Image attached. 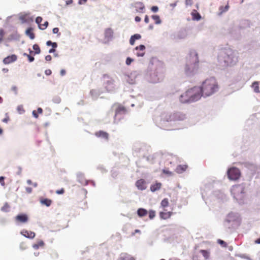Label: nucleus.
I'll return each mask as SVG.
<instances>
[{"instance_id":"1","label":"nucleus","mask_w":260,"mask_h":260,"mask_svg":"<svg viewBox=\"0 0 260 260\" xmlns=\"http://www.w3.org/2000/svg\"><path fill=\"white\" fill-rule=\"evenodd\" d=\"M200 88L202 96H209L217 90L218 85L215 78H210L205 80Z\"/></svg>"},{"instance_id":"2","label":"nucleus","mask_w":260,"mask_h":260,"mask_svg":"<svg viewBox=\"0 0 260 260\" xmlns=\"http://www.w3.org/2000/svg\"><path fill=\"white\" fill-rule=\"evenodd\" d=\"M199 69V58L197 53L192 51L187 58V63L185 66V72L187 73H193Z\"/></svg>"},{"instance_id":"3","label":"nucleus","mask_w":260,"mask_h":260,"mask_svg":"<svg viewBox=\"0 0 260 260\" xmlns=\"http://www.w3.org/2000/svg\"><path fill=\"white\" fill-rule=\"evenodd\" d=\"M221 60H223L226 66H233L238 61V56L232 50H229L221 56Z\"/></svg>"},{"instance_id":"4","label":"nucleus","mask_w":260,"mask_h":260,"mask_svg":"<svg viewBox=\"0 0 260 260\" xmlns=\"http://www.w3.org/2000/svg\"><path fill=\"white\" fill-rule=\"evenodd\" d=\"M231 192L234 198L238 201L242 200L244 198V187L241 185H234L231 189Z\"/></svg>"},{"instance_id":"5","label":"nucleus","mask_w":260,"mask_h":260,"mask_svg":"<svg viewBox=\"0 0 260 260\" xmlns=\"http://www.w3.org/2000/svg\"><path fill=\"white\" fill-rule=\"evenodd\" d=\"M187 91L191 99V101H192V102L199 100L202 96L200 87L195 86L188 89Z\"/></svg>"},{"instance_id":"6","label":"nucleus","mask_w":260,"mask_h":260,"mask_svg":"<svg viewBox=\"0 0 260 260\" xmlns=\"http://www.w3.org/2000/svg\"><path fill=\"white\" fill-rule=\"evenodd\" d=\"M166 119L167 121H181L186 118L185 114L180 112H175L173 114L167 115Z\"/></svg>"},{"instance_id":"7","label":"nucleus","mask_w":260,"mask_h":260,"mask_svg":"<svg viewBox=\"0 0 260 260\" xmlns=\"http://www.w3.org/2000/svg\"><path fill=\"white\" fill-rule=\"evenodd\" d=\"M227 174L229 179L236 180L239 178L241 174L238 168L232 167L228 170Z\"/></svg>"},{"instance_id":"8","label":"nucleus","mask_w":260,"mask_h":260,"mask_svg":"<svg viewBox=\"0 0 260 260\" xmlns=\"http://www.w3.org/2000/svg\"><path fill=\"white\" fill-rule=\"evenodd\" d=\"M15 219L18 223H24L27 222L28 218L25 214H20L17 215Z\"/></svg>"},{"instance_id":"9","label":"nucleus","mask_w":260,"mask_h":260,"mask_svg":"<svg viewBox=\"0 0 260 260\" xmlns=\"http://www.w3.org/2000/svg\"><path fill=\"white\" fill-rule=\"evenodd\" d=\"M179 100L182 103L192 102V101H191V99L189 97L187 91H186V92L180 95Z\"/></svg>"},{"instance_id":"10","label":"nucleus","mask_w":260,"mask_h":260,"mask_svg":"<svg viewBox=\"0 0 260 260\" xmlns=\"http://www.w3.org/2000/svg\"><path fill=\"white\" fill-rule=\"evenodd\" d=\"M136 186L138 189L143 190L146 188V182L143 179H140L136 182Z\"/></svg>"},{"instance_id":"11","label":"nucleus","mask_w":260,"mask_h":260,"mask_svg":"<svg viewBox=\"0 0 260 260\" xmlns=\"http://www.w3.org/2000/svg\"><path fill=\"white\" fill-rule=\"evenodd\" d=\"M17 57L16 55L13 54L11 56H8L5 57L3 60V62L5 64H9L16 61Z\"/></svg>"},{"instance_id":"12","label":"nucleus","mask_w":260,"mask_h":260,"mask_svg":"<svg viewBox=\"0 0 260 260\" xmlns=\"http://www.w3.org/2000/svg\"><path fill=\"white\" fill-rule=\"evenodd\" d=\"M136 50L138 51L136 54L139 57L143 56L145 54V47L143 45H140L136 47Z\"/></svg>"},{"instance_id":"13","label":"nucleus","mask_w":260,"mask_h":260,"mask_svg":"<svg viewBox=\"0 0 260 260\" xmlns=\"http://www.w3.org/2000/svg\"><path fill=\"white\" fill-rule=\"evenodd\" d=\"M19 19L23 22H27L32 21V19L30 17L29 14H22L19 16Z\"/></svg>"},{"instance_id":"14","label":"nucleus","mask_w":260,"mask_h":260,"mask_svg":"<svg viewBox=\"0 0 260 260\" xmlns=\"http://www.w3.org/2000/svg\"><path fill=\"white\" fill-rule=\"evenodd\" d=\"M21 234L24 237L30 239H33L36 236V234L34 232L24 230L21 232Z\"/></svg>"},{"instance_id":"15","label":"nucleus","mask_w":260,"mask_h":260,"mask_svg":"<svg viewBox=\"0 0 260 260\" xmlns=\"http://www.w3.org/2000/svg\"><path fill=\"white\" fill-rule=\"evenodd\" d=\"M95 135L97 137L101 138L104 139L106 140H108L109 139V134L105 132L100 131L95 133Z\"/></svg>"},{"instance_id":"16","label":"nucleus","mask_w":260,"mask_h":260,"mask_svg":"<svg viewBox=\"0 0 260 260\" xmlns=\"http://www.w3.org/2000/svg\"><path fill=\"white\" fill-rule=\"evenodd\" d=\"M114 80L112 79L107 81L105 87L108 91H112L114 89Z\"/></svg>"},{"instance_id":"17","label":"nucleus","mask_w":260,"mask_h":260,"mask_svg":"<svg viewBox=\"0 0 260 260\" xmlns=\"http://www.w3.org/2000/svg\"><path fill=\"white\" fill-rule=\"evenodd\" d=\"M173 215L172 212H160L159 217L162 219H167L170 218Z\"/></svg>"},{"instance_id":"18","label":"nucleus","mask_w":260,"mask_h":260,"mask_svg":"<svg viewBox=\"0 0 260 260\" xmlns=\"http://www.w3.org/2000/svg\"><path fill=\"white\" fill-rule=\"evenodd\" d=\"M188 166L186 165H180L177 166L175 171L178 174H181L184 172L187 169Z\"/></svg>"},{"instance_id":"19","label":"nucleus","mask_w":260,"mask_h":260,"mask_svg":"<svg viewBox=\"0 0 260 260\" xmlns=\"http://www.w3.org/2000/svg\"><path fill=\"white\" fill-rule=\"evenodd\" d=\"M126 112V108L121 105H117L116 109L115 110V116L118 114L122 113H125Z\"/></svg>"},{"instance_id":"20","label":"nucleus","mask_w":260,"mask_h":260,"mask_svg":"<svg viewBox=\"0 0 260 260\" xmlns=\"http://www.w3.org/2000/svg\"><path fill=\"white\" fill-rule=\"evenodd\" d=\"M40 201L42 205H45L47 207H49L52 203L51 200L43 198H41Z\"/></svg>"},{"instance_id":"21","label":"nucleus","mask_w":260,"mask_h":260,"mask_svg":"<svg viewBox=\"0 0 260 260\" xmlns=\"http://www.w3.org/2000/svg\"><path fill=\"white\" fill-rule=\"evenodd\" d=\"M161 187V183L159 182H156L150 186V190L152 192H154L159 190Z\"/></svg>"},{"instance_id":"22","label":"nucleus","mask_w":260,"mask_h":260,"mask_svg":"<svg viewBox=\"0 0 260 260\" xmlns=\"http://www.w3.org/2000/svg\"><path fill=\"white\" fill-rule=\"evenodd\" d=\"M148 214V211L144 208H139L137 210V214L139 217H143Z\"/></svg>"},{"instance_id":"23","label":"nucleus","mask_w":260,"mask_h":260,"mask_svg":"<svg viewBox=\"0 0 260 260\" xmlns=\"http://www.w3.org/2000/svg\"><path fill=\"white\" fill-rule=\"evenodd\" d=\"M141 38V36L140 34H135L132 36L129 40V43L132 45H134L136 40H139Z\"/></svg>"},{"instance_id":"24","label":"nucleus","mask_w":260,"mask_h":260,"mask_svg":"<svg viewBox=\"0 0 260 260\" xmlns=\"http://www.w3.org/2000/svg\"><path fill=\"white\" fill-rule=\"evenodd\" d=\"M133 257L129 254L123 253L121 254L118 260H133Z\"/></svg>"},{"instance_id":"25","label":"nucleus","mask_w":260,"mask_h":260,"mask_svg":"<svg viewBox=\"0 0 260 260\" xmlns=\"http://www.w3.org/2000/svg\"><path fill=\"white\" fill-rule=\"evenodd\" d=\"M44 246V242L42 240H38L36 243L34 244L32 247L35 249H38L40 247H43Z\"/></svg>"},{"instance_id":"26","label":"nucleus","mask_w":260,"mask_h":260,"mask_svg":"<svg viewBox=\"0 0 260 260\" xmlns=\"http://www.w3.org/2000/svg\"><path fill=\"white\" fill-rule=\"evenodd\" d=\"M25 34L31 40L34 39L35 37V34L33 32V28L31 27L27 28L25 31Z\"/></svg>"},{"instance_id":"27","label":"nucleus","mask_w":260,"mask_h":260,"mask_svg":"<svg viewBox=\"0 0 260 260\" xmlns=\"http://www.w3.org/2000/svg\"><path fill=\"white\" fill-rule=\"evenodd\" d=\"M229 4H228L225 6L223 7L222 6H220L219 8V13H218V15H222L223 13L226 12L229 9Z\"/></svg>"},{"instance_id":"28","label":"nucleus","mask_w":260,"mask_h":260,"mask_svg":"<svg viewBox=\"0 0 260 260\" xmlns=\"http://www.w3.org/2000/svg\"><path fill=\"white\" fill-rule=\"evenodd\" d=\"M251 87L253 89V90L255 92H256V93L260 92V91L259 89V82H258V81L254 82L252 83Z\"/></svg>"},{"instance_id":"29","label":"nucleus","mask_w":260,"mask_h":260,"mask_svg":"<svg viewBox=\"0 0 260 260\" xmlns=\"http://www.w3.org/2000/svg\"><path fill=\"white\" fill-rule=\"evenodd\" d=\"M200 252L202 254L205 259H208L210 257V251L206 250H200Z\"/></svg>"},{"instance_id":"30","label":"nucleus","mask_w":260,"mask_h":260,"mask_svg":"<svg viewBox=\"0 0 260 260\" xmlns=\"http://www.w3.org/2000/svg\"><path fill=\"white\" fill-rule=\"evenodd\" d=\"M10 210V206L8 203H5L4 205L1 208V211L4 212H8Z\"/></svg>"},{"instance_id":"31","label":"nucleus","mask_w":260,"mask_h":260,"mask_svg":"<svg viewBox=\"0 0 260 260\" xmlns=\"http://www.w3.org/2000/svg\"><path fill=\"white\" fill-rule=\"evenodd\" d=\"M169 200L165 198L161 201L160 205L162 208H166L169 206Z\"/></svg>"},{"instance_id":"32","label":"nucleus","mask_w":260,"mask_h":260,"mask_svg":"<svg viewBox=\"0 0 260 260\" xmlns=\"http://www.w3.org/2000/svg\"><path fill=\"white\" fill-rule=\"evenodd\" d=\"M152 18L154 20L155 24H159L161 23V20L159 16L156 15H152Z\"/></svg>"},{"instance_id":"33","label":"nucleus","mask_w":260,"mask_h":260,"mask_svg":"<svg viewBox=\"0 0 260 260\" xmlns=\"http://www.w3.org/2000/svg\"><path fill=\"white\" fill-rule=\"evenodd\" d=\"M191 14L192 16V18L194 20H199L201 18V15L199 13H192Z\"/></svg>"},{"instance_id":"34","label":"nucleus","mask_w":260,"mask_h":260,"mask_svg":"<svg viewBox=\"0 0 260 260\" xmlns=\"http://www.w3.org/2000/svg\"><path fill=\"white\" fill-rule=\"evenodd\" d=\"M149 213V217L150 219H153L155 216V211L150 210L148 212Z\"/></svg>"},{"instance_id":"35","label":"nucleus","mask_w":260,"mask_h":260,"mask_svg":"<svg viewBox=\"0 0 260 260\" xmlns=\"http://www.w3.org/2000/svg\"><path fill=\"white\" fill-rule=\"evenodd\" d=\"M33 49L35 51V54H39L41 52L40 48L38 44L33 45Z\"/></svg>"},{"instance_id":"36","label":"nucleus","mask_w":260,"mask_h":260,"mask_svg":"<svg viewBox=\"0 0 260 260\" xmlns=\"http://www.w3.org/2000/svg\"><path fill=\"white\" fill-rule=\"evenodd\" d=\"M217 242L218 244H220L223 247L225 248L228 246L226 243L221 239H218Z\"/></svg>"},{"instance_id":"37","label":"nucleus","mask_w":260,"mask_h":260,"mask_svg":"<svg viewBox=\"0 0 260 260\" xmlns=\"http://www.w3.org/2000/svg\"><path fill=\"white\" fill-rule=\"evenodd\" d=\"M48 25V21H45L44 23L40 24V26H39V28L42 30H44L47 28V27Z\"/></svg>"},{"instance_id":"38","label":"nucleus","mask_w":260,"mask_h":260,"mask_svg":"<svg viewBox=\"0 0 260 260\" xmlns=\"http://www.w3.org/2000/svg\"><path fill=\"white\" fill-rule=\"evenodd\" d=\"M23 55L26 56L28 58L29 62H32L35 59L34 57L31 56V55H30L29 54H27L26 53H24Z\"/></svg>"},{"instance_id":"39","label":"nucleus","mask_w":260,"mask_h":260,"mask_svg":"<svg viewBox=\"0 0 260 260\" xmlns=\"http://www.w3.org/2000/svg\"><path fill=\"white\" fill-rule=\"evenodd\" d=\"M42 18L41 17H37L36 19V22L38 24L39 26L40 24H41V22L42 21Z\"/></svg>"},{"instance_id":"40","label":"nucleus","mask_w":260,"mask_h":260,"mask_svg":"<svg viewBox=\"0 0 260 260\" xmlns=\"http://www.w3.org/2000/svg\"><path fill=\"white\" fill-rule=\"evenodd\" d=\"M10 121V117L8 114H6V117L2 120V121L4 123H8Z\"/></svg>"},{"instance_id":"41","label":"nucleus","mask_w":260,"mask_h":260,"mask_svg":"<svg viewBox=\"0 0 260 260\" xmlns=\"http://www.w3.org/2000/svg\"><path fill=\"white\" fill-rule=\"evenodd\" d=\"M4 35H5V32H4L3 29H2V28L0 29V42H1L2 41Z\"/></svg>"},{"instance_id":"42","label":"nucleus","mask_w":260,"mask_h":260,"mask_svg":"<svg viewBox=\"0 0 260 260\" xmlns=\"http://www.w3.org/2000/svg\"><path fill=\"white\" fill-rule=\"evenodd\" d=\"M133 59L130 57H127L126 59V64L128 66L130 65L131 63L133 61Z\"/></svg>"},{"instance_id":"43","label":"nucleus","mask_w":260,"mask_h":260,"mask_svg":"<svg viewBox=\"0 0 260 260\" xmlns=\"http://www.w3.org/2000/svg\"><path fill=\"white\" fill-rule=\"evenodd\" d=\"M64 188H61L60 189L57 190L56 191V193L58 194H62L64 193Z\"/></svg>"},{"instance_id":"44","label":"nucleus","mask_w":260,"mask_h":260,"mask_svg":"<svg viewBox=\"0 0 260 260\" xmlns=\"http://www.w3.org/2000/svg\"><path fill=\"white\" fill-rule=\"evenodd\" d=\"M151 11L153 12H157L158 8L157 6H153L151 7Z\"/></svg>"},{"instance_id":"45","label":"nucleus","mask_w":260,"mask_h":260,"mask_svg":"<svg viewBox=\"0 0 260 260\" xmlns=\"http://www.w3.org/2000/svg\"><path fill=\"white\" fill-rule=\"evenodd\" d=\"M192 4V0H185V4L186 5H191Z\"/></svg>"},{"instance_id":"46","label":"nucleus","mask_w":260,"mask_h":260,"mask_svg":"<svg viewBox=\"0 0 260 260\" xmlns=\"http://www.w3.org/2000/svg\"><path fill=\"white\" fill-rule=\"evenodd\" d=\"M162 172L164 174H168L169 175H171L172 174V173L171 172L168 170H163Z\"/></svg>"},{"instance_id":"47","label":"nucleus","mask_w":260,"mask_h":260,"mask_svg":"<svg viewBox=\"0 0 260 260\" xmlns=\"http://www.w3.org/2000/svg\"><path fill=\"white\" fill-rule=\"evenodd\" d=\"M45 73L46 75L48 76V75H50L52 73V72L49 69H48V70H46L45 71Z\"/></svg>"},{"instance_id":"48","label":"nucleus","mask_w":260,"mask_h":260,"mask_svg":"<svg viewBox=\"0 0 260 260\" xmlns=\"http://www.w3.org/2000/svg\"><path fill=\"white\" fill-rule=\"evenodd\" d=\"M87 0H79L78 2V4L79 5L84 4L87 2Z\"/></svg>"},{"instance_id":"49","label":"nucleus","mask_w":260,"mask_h":260,"mask_svg":"<svg viewBox=\"0 0 260 260\" xmlns=\"http://www.w3.org/2000/svg\"><path fill=\"white\" fill-rule=\"evenodd\" d=\"M52 59V57L51 55H48L47 56H46L45 57V59L46 61H50Z\"/></svg>"},{"instance_id":"50","label":"nucleus","mask_w":260,"mask_h":260,"mask_svg":"<svg viewBox=\"0 0 260 260\" xmlns=\"http://www.w3.org/2000/svg\"><path fill=\"white\" fill-rule=\"evenodd\" d=\"M52 31L54 34H57L59 31V29L57 27H55L53 29Z\"/></svg>"},{"instance_id":"51","label":"nucleus","mask_w":260,"mask_h":260,"mask_svg":"<svg viewBox=\"0 0 260 260\" xmlns=\"http://www.w3.org/2000/svg\"><path fill=\"white\" fill-rule=\"evenodd\" d=\"M32 115L36 118H37L39 116L38 113H37V112L36 111H33Z\"/></svg>"},{"instance_id":"52","label":"nucleus","mask_w":260,"mask_h":260,"mask_svg":"<svg viewBox=\"0 0 260 260\" xmlns=\"http://www.w3.org/2000/svg\"><path fill=\"white\" fill-rule=\"evenodd\" d=\"M26 191L27 193H31L32 192V188L30 187H26Z\"/></svg>"},{"instance_id":"53","label":"nucleus","mask_w":260,"mask_h":260,"mask_svg":"<svg viewBox=\"0 0 260 260\" xmlns=\"http://www.w3.org/2000/svg\"><path fill=\"white\" fill-rule=\"evenodd\" d=\"M144 21L145 23H148L149 21V17L147 15H146L144 19Z\"/></svg>"},{"instance_id":"54","label":"nucleus","mask_w":260,"mask_h":260,"mask_svg":"<svg viewBox=\"0 0 260 260\" xmlns=\"http://www.w3.org/2000/svg\"><path fill=\"white\" fill-rule=\"evenodd\" d=\"M0 183L2 185H4V177H0Z\"/></svg>"},{"instance_id":"55","label":"nucleus","mask_w":260,"mask_h":260,"mask_svg":"<svg viewBox=\"0 0 260 260\" xmlns=\"http://www.w3.org/2000/svg\"><path fill=\"white\" fill-rule=\"evenodd\" d=\"M67 5H70L72 3L73 0H64Z\"/></svg>"},{"instance_id":"56","label":"nucleus","mask_w":260,"mask_h":260,"mask_svg":"<svg viewBox=\"0 0 260 260\" xmlns=\"http://www.w3.org/2000/svg\"><path fill=\"white\" fill-rule=\"evenodd\" d=\"M135 19L136 22H140L141 20V18L139 16H136Z\"/></svg>"},{"instance_id":"57","label":"nucleus","mask_w":260,"mask_h":260,"mask_svg":"<svg viewBox=\"0 0 260 260\" xmlns=\"http://www.w3.org/2000/svg\"><path fill=\"white\" fill-rule=\"evenodd\" d=\"M51 46H52L53 48H55L57 47V44L56 43L54 42L52 43Z\"/></svg>"},{"instance_id":"58","label":"nucleus","mask_w":260,"mask_h":260,"mask_svg":"<svg viewBox=\"0 0 260 260\" xmlns=\"http://www.w3.org/2000/svg\"><path fill=\"white\" fill-rule=\"evenodd\" d=\"M37 112L39 114H41L43 112V110L41 108H38L37 109Z\"/></svg>"},{"instance_id":"59","label":"nucleus","mask_w":260,"mask_h":260,"mask_svg":"<svg viewBox=\"0 0 260 260\" xmlns=\"http://www.w3.org/2000/svg\"><path fill=\"white\" fill-rule=\"evenodd\" d=\"M66 74V71L64 70H61L60 71V75L61 76H64Z\"/></svg>"},{"instance_id":"60","label":"nucleus","mask_w":260,"mask_h":260,"mask_svg":"<svg viewBox=\"0 0 260 260\" xmlns=\"http://www.w3.org/2000/svg\"><path fill=\"white\" fill-rule=\"evenodd\" d=\"M17 110L19 111H20L21 110L23 111H24V110L23 109V107L22 106H19L17 107Z\"/></svg>"},{"instance_id":"61","label":"nucleus","mask_w":260,"mask_h":260,"mask_svg":"<svg viewBox=\"0 0 260 260\" xmlns=\"http://www.w3.org/2000/svg\"><path fill=\"white\" fill-rule=\"evenodd\" d=\"M55 48H52L50 49L49 50V52L50 53H53V52H55Z\"/></svg>"},{"instance_id":"62","label":"nucleus","mask_w":260,"mask_h":260,"mask_svg":"<svg viewBox=\"0 0 260 260\" xmlns=\"http://www.w3.org/2000/svg\"><path fill=\"white\" fill-rule=\"evenodd\" d=\"M52 42L51 41H48L46 43V44L47 46H50L51 45Z\"/></svg>"},{"instance_id":"63","label":"nucleus","mask_w":260,"mask_h":260,"mask_svg":"<svg viewBox=\"0 0 260 260\" xmlns=\"http://www.w3.org/2000/svg\"><path fill=\"white\" fill-rule=\"evenodd\" d=\"M12 90L16 92L17 91V87L16 86H14L12 87Z\"/></svg>"},{"instance_id":"64","label":"nucleus","mask_w":260,"mask_h":260,"mask_svg":"<svg viewBox=\"0 0 260 260\" xmlns=\"http://www.w3.org/2000/svg\"><path fill=\"white\" fill-rule=\"evenodd\" d=\"M255 243H257V244H260V238L257 239L256 241H255Z\"/></svg>"}]
</instances>
